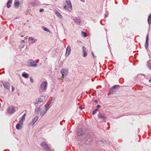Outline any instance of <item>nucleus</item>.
I'll use <instances>...</instances> for the list:
<instances>
[{
    "label": "nucleus",
    "mask_w": 151,
    "mask_h": 151,
    "mask_svg": "<svg viewBox=\"0 0 151 151\" xmlns=\"http://www.w3.org/2000/svg\"><path fill=\"white\" fill-rule=\"evenodd\" d=\"M47 81H43L41 83L39 88V91L40 92L45 91L47 87Z\"/></svg>",
    "instance_id": "obj_1"
},
{
    "label": "nucleus",
    "mask_w": 151,
    "mask_h": 151,
    "mask_svg": "<svg viewBox=\"0 0 151 151\" xmlns=\"http://www.w3.org/2000/svg\"><path fill=\"white\" fill-rule=\"evenodd\" d=\"M40 145L46 151H51L50 148L46 142H42L40 144Z\"/></svg>",
    "instance_id": "obj_2"
},
{
    "label": "nucleus",
    "mask_w": 151,
    "mask_h": 151,
    "mask_svg": "<svg viewBox=\"0 0 151 151\" xmlns=\"http://www.w3.org/2000/svg\"><path fill=\"white\" fill-rule=\"evenodd\" d=\"M120 87L119 86V85H115L112 87L109 90V93L110 94H111L115 92L116 91H117V88H119Z\"/></svg>",
    "instance_id": "obj_3"
},
{
    "label": "nucleus",
    "mask_w": 151,
    "mask_h": 151,
    "mask_svg": "<svg viewBox=\"0 0 151 151\" xmlns=\"http://www.w3.org/2000/svg\"><path fill=\"white\" fill-rule=\"evenodd\" d=\"M47 99L45 96H41L38 99V100L37 102L38 104L40 103H43L46 101Z\"/></svg>",
    "instance_id": "obj_4"
},
{
    "label": "nucleus",
    "mask_w": 151,
    "mask_h": 151,
    "mask_svg": "<svg viewBox=\"0 0 151 151\" xmlns=\"http://www.w3.org/2000/svg\"><path fill=\"white\" fill-rule=\"evenodd\" d=\"M60 73L62 75V77L63 78L64 76H66L68 73V70L65 68L62 69L60 71Z\"/></svg>",
    "instance_id": "obj_5"
},
{
    "label": "nucleus",
    "mask_w": 151,
    "mask_h": 151,
    "mask_svg": "<svg viewBox=\"0 0 151 151\" xmlns=\"http://www.w3.org/2000/svg\"><path fill=\"white\" fill-rule=\"evenodd\" d=\"M38 117L37 116H36L35 117V118L32 120V121L31 122H30L29 123V125H31L33 127L34 125L38 120Z\"/></svg>",
    "instance_id": "obj_6"
},
{
    "label": "nucleus",
    "mask_w": 151,
    "mask_h": 151,
    "mask_svg": "<svg viewBox=\"0 0 151 151\" xmlns=\"http://www.w3.org/2000/svg\"><path fill=\"white\" fill-rule=\"evenodd\" d=\"M4 87L7 89H9L10 88V84L7 82H4L3 81H1Z\"/></svg>",
    "instance_id": "obj_7"
},
{
    "label": "nucleus",
    "mask_w": 151,
    "mask_h": 151,
    "mask_svg": "<svg viewBox=\"0 0 151 151\" xmlns=\"http://www.w3.org/2000/svg\"><path fill=\"white\" fill-rule=\"evenodd\" d=\"M8 112L10 114H12L15 111V108L14 106H11L9 107L8 110Z\"/></svg>",
    "instance_id": "obj_8"
},
{
    "label": "nucleus",
    "mask_w": 151,
    "mask_h": 151,
    "mask_svg": "<svg viewBox=\"0 0 151 151\" xmlns=\"http://www.w3.org/2000/svg\"><path fill=\"white\" fill-rule=\"evenodd\" d=\"M74 22L77 24H80L81 22V20L80 18H77L76 17H74L73 18Z\"/></svg>",
    "instance_id": "obj_9"
},
{
    "label": "nucleus",
    "mask_w": 151,
    "mask_h": 151,
    "mask_svg": "<svg viewBox=\"0 0 151 151\" xmlns=\"http://www.w3.org/2000/svg\"><path fill=\"white\" fill-rule=\"evenodd\" d=\"M71 52V48L70 45H68L67 47L66 50V52L65 54V56L66 57L68 56L70 54Z\"/></svg>",
    "instance_id": "obj_10"
},
{
    "label": "nucleus",
    "mask_w": 151,
    "mask_h": 151,
    "mask_svg": "<svg viewBox=\"0 0 151 151\" xmlns=\"http://www.w3.org/2000/svg\"><path fill=\"white\" fill-rule=\"evenodd\" d=\"M28 63L30 66L36 67L37 66V64L35 63L34 61L32 60H29Z\"/></svg>",
    "instance_id": "obj_11"
},
{
    "label": "nucleus",
    "mask_w": 151,
    "mask_h": 151,
    "mask_svg": "<svg viewBox=\"0 0 151 151\" xmlns=\"http://www.w3.org/2000/svg\"><path fill=\"white\" fill-rule=\"evenodd\" d=\"M98 116L99 119L104 120H105L107 118V116L105 115L101 114H98Z\"/></svg>",
    "instance_id": "obj_12"
},
{
    "label": "nucleus",
    "mask_w": 151,
    "mask_h": 151,
    "mask_svg": "<svg viewBox=\"0 0 151 151\" xmlns=\"http://www.w3.org/2000/svg\"><path fill=\"white\" fill-rule=\"evenodd\" d=\"M83 132L81 129H80L77 131V136H81L83 135Z\"/></svg>",
    "instance_id": "obj_13"
},
{
    "label": "nucleus",
    "mask_w": 151,
    "mask_h": 151,
    "mask_svg": "<svg viewBox=\"0 0 151 151\" xmlns=\"http://www.w3.org/2000/svg\"><path fill=\"white\" fill-rule=\"evenodd\" d=\"M82 48L83 51L82 52V53L83 54V57H85L87 55V53L86 51V47L84 46H83Z\"/></svg>",
    "instance_id": "obj_14"
},
{
    "label": "nucleus",
    "mask_w": 151,
    "mask_h": 151,
    "mask_svg": "<svg viewBox=\"0 0 151 151\" xmlns=\"http://www.w3.org/2000/svg\"><path fill=\"white\" fill-rule=\"evenodd\" d=\"M148 35H147L146 36V43L145 44V47L146 49L148 47Z\"/></svg>",
    "instance_id": "obj_15"
},
{
    "label": "nucleus",
    "mask_w": 151,
    "mask_h": 151,
    "mask_svg": "<svg viewBox=\"0 0 151 151\" xmlns=\"http://www.w3.org/2000/svg\"><path fill=\"white\" fill-rule=\"evenodd\" d=\"M12 0H9L7 3V8H9L10 7L11 5L12 4Z\"/></svg>",
    "instance_id": "obj_16"
},
{
    "label": "nucleus",
    "mask_w": 151,
    "mask_h": 151,
    "mask_svg": "<svg viewBox=\"0 0 151 151\" xmlns=\"http://www.w3.org/2000/svg\"><path fill=\"white\" fill-rule=\"evenodd\" d=\"M148 23L150 25L151 24V14L149 15L147 19Z\"/></svg>",
    "instance_id": "obj_17"
},
{
    "label": "nucleus",
    "mask_w": 151,
    "mask_h": 151,
    "mask_svg": "<svg viewBox=\"0 0 151 151\" xmlns=\"http://www.w3.org/2000/svg\"><path fill=\"white\" fill-rule=\"evenodd\" d=\"M55 14L56 15L59 17V18L61 19L62 17V16H61L60 14L58 11H56L55 12Z\"/></svg>",
    "instance_id": "obj_18"
},
{
    "label": "nucleus",
    "mask_w": 151,
    "mask_h": 151,
    "mask_svg": "<svg viewBox=\"0 0 151 151\" xmlns=\"http://www.w3.org/2000/svg\"><path fill=\"white\" fill-rule=\"evenodd\" d=\"M22 76L26 78H27L29 77V74L28 73H22Z\"/></svg>",
    "instance_id": "obj_19"
},
{
    "label": "nucleus",
    "mask_w": 151,
    "mask_h": 151,
    "mask_svg": "<svg viewBox=\"0 0 151 151\" xmlns=\"http://www.w3.org/2000/svg\"><path fill=\"white\" fill-rule=\"evenodd\" d=\"M46 113V111L45 110L42 111L40 113V115L41 116H43L45 115Z\"/></svg>",
    "instance_id": "obj_20"
},
{
    "label": "nucleus",
    "mask_w": 151,
    "mask_h": 151,
    "mask_svg": "<svg viewBox=\"0 0 151 151\" xmlns=\"http://www.w3.org/2000/svg\"><path fill=\"white\" fill-rule=\"evenodd\" d=\"M29 40H31V43L32 44H33L35 42V39L34 38L29 37Z\"/></svg>",
    "instance_id": "obj_21"
},
{
    "label": "nucleus",
    "mask_w": 151,
    "mask_h": 151,
    "mask_svg": "<svg viewBox=\"0 0 151 151\" xmlns=\"http://www.w3.org/2000/svg\"><path fill=\"white\" fill-rule=\"evenodd\" d=\"M40 110V107L36 108L35 109V112L37 113H39Z\"/></svg>",
    "instance_id": "obj_22"
},
{
    "label": "nucleus",
    "mask_w": 151,
    "mask_h": 151,
    "mask_svg": "<svg viewBox=\"0 0 151 151\" xmlns=\"http://www.w3.org/2000/svg\"><path fill=\"white\" fill-rule=\"evenodd\" d=\"M81 35L83 37H86L87 36V35L85 32L82 31Z\"/></svg>",
    "instance_id": "obj_23"
},
{
    "label": "nucleus",
    "mask_w": 151,
    "mask_h": 151,
    "mask_svg": "<svg viewBox=\"0 0 151 151\" xmlns=\"http://www.w3.org/2000/svg\"><path fill=\"white\" fill-rule=\"evenodd\" d=\"M50 106H49V105H48L47 106L45 105V107L44 108V109L45 111H46L48 110V109L50 108Z\"/></svg>",
    "instance_id": "obj_24"
},
{
    "label": "nucleus",
    "mask_w": 151,
    "mask_h": 151,
    "mask_svg": "<svg viewBox=\"0 0 151 151\" xmlns=\"http://www.w3.org/2000/svg\"><path fill=\"white\" fill-rule=\"evenodd\" d=\"M14 4L15 6L17 7L19 6V3L18 1L15 2Z\"/></svg>",
    "instance_id": "obj_25"
},
{
    "label": "nucleus",
    "mask_w": 151,
    "mask_h": 151,
    "mask_svg": "<svg viewBox=\"0 0 151 151\" xmlns=\"http://www.w3.org/2000/svg\"><path fill=\"white\" fill-rule=\"evenodd\" d=\"M42 28H43V30L44 31H46L47 32H49L50 31V30L46 28L45 27H42Z\"/></svg>",
    "instance_id": "obj_26"
},
{
    "label": "nucleus",
    "mask_w": 151,
    "mask_h": 151,
    "mask_svg": "<svg viewBox=\"0 0 151 151\" xmlns=\"http://www.w3.org/2000/svg\"><path fill=\"white\" fill-rule=\"evenodd\" d=\"M20 125H20L19 124H17L16 125V128L18 130L21 127Z\"/></svg>",
    "instance_id": "obj_27"
},
{
    "label": "nucleus",
    "mask_w": 151,
    "mask_h": 151,
    "mask_svg": "<svg viewBox=\"0 0 151 151\" xmlns=\"http://www.w3.org/2000/svg\"><path fill=\"white\" fill-rule=\"evenodd\" d=\"M23 120L20 119L18 124H19L21 125H22L23 124Z\"/></svg>",
    "instance_id": "obj_28"
},
{
    "label": "nucleus",
    "mask_w": 151,
    "mask_h": 151,
    "mask_svg": "<svg viewBox=\"0 0 151 151\" xmlns=\"http://www.w3.org/2000/svg\"><path fill=\"white\" fill-rule=\"evenodd\" d=\"M26 115V114H24L23 115V116H22V118H21V120H25V116Z\"/></svg>",
    "instance_id": "obj_29"
},
{
    "label": "nucleus",
    "mask_w": 151,
    "mask_h": 151,
    "mask_svg": "<svg viewBox=\"0 0 151 151\" xmlns=\"http://www.w3.org/2000/svg\"><path fill=\"white\" fill-rule=\"evenodd\" d=\"M98 110V109H95V110H94L93 112V113H92L93 114V115L95 114V113Z\"/></svg>",
    "instance_id": "obj_30"
},
{
    "label": "nucleus",
    "mask_w": 151,
    "mask_h": 151,
    "mask_svg": "<svg viewBox=\"0 0 151 151\" xmlns=\"http://www.w3.org/2000/svg\"><path fill=\"white\" fill-rule=\"evenodd\" d=\"M66 3L68 5L70 4V5L71 2L70 1L67 0L66 1Z\"/></svg>",
    "instance_id": "obj_31"
},
{
    "label": "nucleus",
    "mask_w": 151,
    "mask_h": 151,
    "mask_svg": "<svg viewBox=\"0 0 151 151\" xmlns=\"http://www.w3.org/2000/svg\"><path fill=\"white\" fill-rule=\"evenodd\" d=\"M68 8H70L71 9H72V6L71 3H70V4H69L68 5Z\"/></svg>",
    "instance_id": "obj_32"
},
{
    "label": "nucleus",
    "mask_w": 151,
    "mask_h": 151,
    "mask_svg": "<svg viewBox=\"0 0 151 151\" xmlns=\"http://www.w3.org/2000/svg\"><path fill=\"white\" fill-rule=\"evenodd\" d=\"M64 8L65 9H67L68 7L67 6L65 5L64 6Z\"/></svg>",
    "instance_id": "obj_33"
},
{
    "label": "nucleus",
    "mask_w": 151,
    "mask_h": 151,
    "mask_svg": "<svg viewBox=\"0 0 151 151\" xmlns=\"http://www.w3.org/2000/svg\"><path fill=\"white\" fill-rule=\"evenodd\" d=\"M30 80L31 82L32 83H33V79H32V78H31V77L30 78Z\"/></svg>",
    "instance_id": "obj_34"
},
{
    "label": "nucleus",
    "mask_w": 151,
    "mask_h": 151,
    "mask_svg": "<svg viewBox=\"0 0 151 151\" xmlns=\"http://www.w3.org/2000/svg\"><path fill=\"white\" fill-rule=\"evenodd\" d=\"M44 11V9H40V12H43Z\"/></svg>",
    "instance_id": "obj_35"
},
{
    "label": "nucleus",
    "mask_w": 151,
    "mask_h": 151,
    "mask_svg": "<svg viewBox=\"0 0 151 151\" xmlns=\"http://www.w3.org/2000/svg\"><path fill=\"white\" fill-rule=\"evenodd\" d=\"M12 91H13L14 90V88L12 86Z\"/></svg>",
    "instance_id": "obj_36"
},
{
    "label": "nucleus",
    "mask_w": 151,
    "mask_h": 151,
    "mask_svg": "<svg viewBox=\"0 0 151 151\" xmlns=\"http://www.w3.org/2000/svg\"><path fill=\"white\" fill-rule=\"evenodd\" d=\"M97 107L98 108H99L100 107V106L99 105H98L97 106Z\"/></svg>",
    "instance_id": "obj_37"
},
{
    "label": "nucleus",
    "mask_w": 151,
    "mask_h": 151,
    "mask_svg": "<svg viewBox=\"0 0 151 151\" xmlns=\"http://www.w3.org/2000/svg\"><path fill=\"white\" fill-rule=\"evenodd\" d=\"M24 40H22L21 41V42L22 43H24Z\"/></svg>",
    "instance_id": "obj_38"
},
{
    "label": "nucleus",
    "mask_w": 151,
    "mask_h": 151,
    "mask_svg": "<svg viewBox=\"0 0 151 151\" xmlns=\"http://www.w3.org/2000/svg\"><path fill=\"white\" fill-rule=\"evenodd\" d=\"M79 108L81 110H82L83 109V108L82 107H79Z\"/></svg>",
    "instance_id": "obj_39"
},
{
    "label": "nucleus",
    "mask_w": 151,
    "mask_h": 151,
    "mask_svg": "<svg viewBox=\"0 0 151 151\" xmlns=\"http://www.w3.org/2000/svg\"><path fill=\"white\" fill-rule=\"evenodd\" d=\"M39 59H38V60H37L36 61V63H38L39 62Z\"/></svg>",
    "instance_id": "obj_40"
},
{
    "label": "nucleus",
    "mask_w": 151,
    "mask_h": 151,
    "mask_svg": "<svg viewBox=\"0 0 151 151\" xmlns=\"http://www.w3.org/2000/svg\"><path fill=\"white\" fill-rule=\"evenodd\" d=\"M85 0H81V1L83 2H85Z\"/></svg>",
    "instance_id": "obj_41"
},
{
    "label": "nucleus",
    "mask_w": 151,
    "mask_h": 151,
    "mask_svg": "<svg viewBox=\"0 0 151 151\" xmlns=\"http://www.w3.org/2000/svg\"><path fill=\"white\" fill-rule=\"evenodd\" d=\"M95 102L96 103H98L97 101L96 100H95Z\"/></svg>",
    "instance_id": "obj_42"
},
{
    "label": "nucleus",
    "mask_w": 151,
    "mask_h": 151,
    "mask_svg": "<svg viewBox=\"0 0 151 151\" xmlns=\"http://www.w3.org/2000/svg\"><path fill=\"white\" fill-rule=\"evenodd\" d=\"M92 55H93V56L94 57V54H93V52H92Z\"/></svg>",
    "instance_id": "obj_43"
},
{
    "label": "nucleus",
    "mask_w": 151,
    "mask_h": 151,
    "mask_svg": "<svg viewBox=\"0 0 151 151\" xmlns=\"http://www.w3.org/2000/svg\"><path fill=\"white\" fill-rule=\"evenodd\" d=\"M149 81L150 82H151V79H150L149 80Z\"/></svg>",
    "instance_id": "obj_44"
},
{
    "label": "nucleus",
    "mask_w": 151,
    "mask_h": 151,
    "mask_svg": "<svg viewBox=\"0 0 151 151\" xmlns=\"http://www.w3.org/2000/svg\"><path fill=\"white\" fill-rule=\"evenodd\" d=\"M24 37V36L23 35H22L21 36V37Z\"/></svg>",
    "instance_id": "obj_45"
},
{
    "label": "nucleus",
    "mask_w": 151,
    "mask_h": 151,
    "mask_svg": "<svg viewBox=\"0 0 151 151\" xmlns=\"http://www.w3.org/2000/svg\"><path fill=\"white\" fill-rule=\"evenodd\" d=\"M107 17V15H105V17Z\"/></svg>",
    "instance_id": "obj_46"
},
{
    "label": "nucleus",
    "mask_w": 151,
    "mask_h": 151,
    "mask_svg": "<svg viewBox=\"0 0 151 151\" xmlns=\"http://www.w3.org/2000/svg\"><path fill=\"white\" fill-rule=\"evenodd\" d=\"M24 39L25 40H26V39H27V38H24Z\"/></svg>",
    "instance_id": "obj_47"
},
{
    "label": "nucleus",
    "mask_w": 151,
    "mask_h": 151,
    "mask_svg": "<svg viewBox=\"0 0 151 151\" xmlns=\"http://www.w3.org/2000/svg\"><path fill=\"white\" fill-rule=\"evenodd\" d=\"M1 103H0V108H1Z\"/></svg>",
    "instance_id": "obj_48"
},
{
    "label": "nucleus",
    "mask_w": 151,
    "mask_h": 151,
    "mask_svg": "<svg viewBox=\"0 0 151 151\" xmlns=\"http://www.w3.org/2000/svg\"><path fill=\"white\" fill-rule=\"evenodd\" d=\"M150 85L151 86V84H150Z\"/></svg>",
    "instance_id": "obj_49"
}]
</instances>
